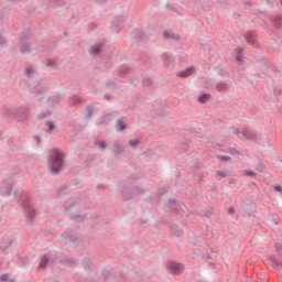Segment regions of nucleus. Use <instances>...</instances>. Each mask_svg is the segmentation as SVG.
Returning <instances> with one entry per match:
<instances>
[{
	"mask_svg": "<svg viewBox=\"0 0 282 282\" xmlns=\"http://www.w3.org/2000/svg\"><path fill=\"white\" fill-rule=\"evenodd\" d=\"M63 158L64 155L58 150H54L48 160V169L51 173H58L63 169Z\"/></svg>",
	"mask_w": 282,
	"mask_h": 282,
	"instance_id": "1",
	"label": "nucleus"
},
{
	"mask_svg": "<svg viewBox=\"0 0 282 282\" xmlns=\"http://www.w3.org/2000/svg\"><path fill=\"white\" fill-rule=\"evenodd\" d=\"M245 215L248 217H257V204L252 200H247L243 204Z\"/></svg>",
	"mask_w": 282,
	"mask_h": 282,
	"instance_id": "2",
	"label": "nucleus"
},
{
	"mask_svg": "<svg viewBox=\"0 0 282 282\" xmlns=\"http://www.w3.org/2000/svg\"><path fill=\"white\" fill-rule=\"evenodd\" d=\"M271 23L273 24V26L275 28L276 31H272L273 34L276 35L278 39H281V30H282V18L281 15H273L271 18Z\"/></svg>",
	"mask_w": 282,
	"mask_h": 282,
	"instance_id": "3",
	"label": "nucleus"
},
{
	"mask_svg": "<svg viewBox=\"0 0 282 282\" xmlns=\"http://www.w3.org/2000/svg\"><path fill=\"white\" fill-rule=\"evenodd\" d=\"M177 215L178 217H181V219H184L185 217H188V215H191L188 207H186V204H184V202L182 200L177 202Z\"/></svg>",
	"mask_w": 282,
	"mask_h": 282,
	"instance_id": "4",
	"label": "nucleus"
},
{
	"mask_svg": "<svg viewBox=\"0 0 282 282\" xmlns=\"http://www.w3.org/2000/svg\"><path fill=\"white\" fill-rule=\"evenodd\" d=\"M231 86H232V83L230 80L219 82L216 85V91H219V93L228 91V89H230Z\"/></svg>",
	"mask_w": 282,
	"mask_h": 282,
	"instance_id": "5",
	"label": "nucleus"
},
{
	"mask_svg": "<svg viewBox=\"0 0 282 282\" xmlns=\"http://www.w3.org/2000/svg\"><path fill=\"white\" fill-rule=\"evenodd\" d=\"M241 133H242L243 138H246V140H251V141L257 140V133H254V131H252L248 128H245Z\"/></svg>",
	"mask_w": 282,
	"mask_h": 282,
	"instance_id": "6",
	"label": "nucleus"
},
{
	"mask_svg": "<svg viewBox=\"0 0 282 282\" xmlns=\"http://www.w3.org/2000/svg\"><path fill=\"white\" fill-rule=\"evenodd\" d=\"M246 41L250 43V45L257 44V32L250 31L246 35Z\"/></svg>",
	"mask_w": 282,
	"mask_h": 282,
	"instance_id": "7",
	"label": "nucleus"
},
{
	"mask_svg": "<svg viewBox=\"0 0 282 282\" xmlns=\"http://www.w3.org/2000/svg\"><path fill=\"white\" fill-rule=\"evenodd\" d=\"M195 72V67L191 66L186 68L185 70H182L178 73V78H188V76H193V73Z\"/></svg>",
	"mask_w": 282,
	"mask_h": 282,
	"instance_id": "8",
	"label": "nucleus"
},
{
	"mask_svg": "<svg viewBox=\"0 0 282 282\" xmlns=\"http://www.w3.org/2000/svg\"><path fill=\"white\" fill-rule=\"evenodd\" d=\"M167 271L170 272V274H177V263L170 261L166 264Z\"/></svg>",
	"mask_w": 282,
	"mask_h": 282,
	"instance_id": "9",
	"label": "nucleus"
},
{
	"mask_svg": "<svg viewBox=\"0 0 282 282\" xmlns=\"http://www.w3.org/2000/svg\"><path fill=\"white\" fill-rule=\"evenodd\" d=\"M164 41H175V33L171 30H165L163 32Z\"/></svg>",
	"mask_w": 282,
	"mask_h": 282,
	"instance_id": "10",
	"label": "nucleus"
},
{
	"mask_svg": "<svg viewBox=\"0 0 282 282\" xmlns=\"http://www.w3.org/2000/svg\"><path fill=\"white\" fill-rule=\"evenodd\" d=\"M197 100L200 105H206L210 100V94L202 93Z\"/></svg>",
	"mask_w": 282,
	"mask_h": 282,
	"instance_id": "11",
	"label": "nucleus"
},
{
	"mask_svg": "<svg viewBox=\"0 0 282 282\" xmlns=\"http://www.w3.org/2000/svg\"><path fill=\"white\" fill-rule=\"evenodd\" d=\"M228 175H230V171L228 170L217 171L216 180H224V177H228Z\"/></svg>",
	"mask_w": 282,
	"mask_h": 282,
	"instance_id": "12",
	"label": "nucleus"
},
{
	"mask_svg": "<svg viewBox=\"0 0 282 282\" xmlns=\"http://www.w3.org/2000/svg\"><path fill=\"white\" fill-rule=\"evenodd\" d=\"M236 52V61L242 62L243 61V48H235Z\"/></svg>",
	"mask_w": 282,
	"mask_h": 282,
	"instance_id": "13",
	"label": "nucleus"
},
{
	"mask_svg": "<svg viewBox=\"0 0 282 282\" xmlns=\"http://www.w3.org/2000/svg\"><path fill=\"white\" fill-rule=\"evenodd\" d=\"M117 131H124L127 129V126L124 124V121L122 119H119L116 124Z\"/></svg>",
	"mask_w": 282,
	"mask_h": 282,
	"instance_id": "14",
	"label": "nucleus"
},
{
	"mask_svg": "<svg viewBox=\"0 0 282 282\" xmlns=\"http://www.w3.org/2000/svg\"><path fill=\"white\" fill-rule=\"evenodd\" d=\"M216 72H218L219 76H221L223 78H228V73L226 72V69H224V67H221V65H218L216 67Z\"/></svg>",
	"mask_w": 282,
	"mask_h": 282,
	"instance_id": "15",
	"label": "nucleus"
},
{
	"mask_svg": "<svg viewBox=\"0 0 282 282\" xmlns=\"http://www.w3.org/2000/svg\"><path fill=\"white\" fill-rule=\"evenodd\" d=\"M271 262H272V268H274V270H279V268H282L281 261H279L276 258L272 257Z\"/></svg>",
	"mask_w": 282,
	"mask_h": 282,
	"instance_id": "16",
	"label": "nucleus"
},
{
	"mask_svg": "<svg viewBox=\"0 0 282 282\" xmlns=\"http://www.w3.org/2000/svg\"><path fill=\"white\" fill-rule=\"evenodd\" d=\"M100 50H101L100 44H97V45H95V46H93V47L90 48V54H91L93 56H96V54H98V52H100Z\"/></svg>",
	"mask_w": 282,
	"mask_h": 282,
	"instance_id": "17",
	"label": "nucleus"
},
{
	"mask_svg": "<svg viewBox=\"0 0 282 282\" xmlns=\"http://www.w3.org/2000/svg\"><path fill=\"white\" fill-rule=\"evenodd\" d=\"M217 160H219L220 162H230V160H232V158H230L228 155H224V154H218Z\"/></svg>",
	"mask_w": 282,
	"mask_h": 282,
	"instance_id": "18",
	"label": "nucleus"
},
{
	"mask_svg": "<svg viewBox=\"0 0 282 282\" xmlns=\"http://www.w3.org/2000/svg\"><path fill=\"white\" fill-rule=\"evenodd\" d=\"M46 126L48 133H52V131H56V126L52 121L46 122Z\"/></svg>",
	"mask_w": 282,
	"mask_h": 282,
	"instance_id": "19",
	"label": "nucleus"
},
{
	"mask_svg": "<svg viewBox=\"0 0 282 282\" xmlns=\"http://www.w3.org/2000/svg\"><path fill=\"white\" fill-rule=\"evenodd\" d=\"M47 265V257L43 256L40 261L39 268H45Z\"/></svg>",
	"mask_w": 282,
	"mask_h": 282,
	"instance_id": "20",
	"label": "nucleus"
},
{
	"mask_svg": "<svg viewBox=\"0 0 282 282\" xmlns=\"http://www.w3.org/2000/svg\"><path fill=\"white\" fill-rule=\"evenodd\" d=\"M180 148L183 149V151H188V148H189L188 141H182L180 143Z\"/></svg>",
	"mask_w": 282,
	"mask_h": 282,
	"instance_id": "21",
	"label": "nucleus"
},
{
	"mask_svg": "<svg viewBox=\"0 0 282 282\" xmlns=\"http://www.w3.org/2000/svg\"><path fill=\"white\" fill-rule=\"evenodd\" d=\"M130 147H132V149H135V147H138V144H140V140L138 139H132L129 141Z\"/></svg>",
	"mask_w": 282,
	"mask_h": 282,
	"instance_id": "22",
	"label": "nucleus"
},
{
	"mask_svg": "<svg viewBox=\"0 0 282 282\" xmlns=\"http://www.w3.org/2000/svg\"><path fill=\"white\" fill-rule=\"evenodd\" d=\"M274 96H276L278 98H282V88L275 87L273 89Z\"/></svg>",
	"mask_w": 282,
	"mask_h": 282,
	"instance_id": "23",
	"label": "nucleus"
},
{
	"mask_svg": "<svg viewBox=\"0 0 282 282\" xmlns=\"http://www.w3.org/2000/svg\"><path fill=\"white\" fill-rule=\"evenodd\" d=\"M245 173L249 177H257V173L254 171H252V170H246Z\"/></svg>",
	"mask_w": 282,
	"mask_h": 282,
	"instance_id": "24",
	"label": "nucleus"
},
{
	"mask_svg": "<svg viewBox=\"0 0 282 282\" xmlns=\"http://www.w3.org/2000/svg\"><path fill=\"white\" fill-rule=\"evenodd\" d=\"M257 171H259V173H263V171H265V165L260 162L257 166Z\"/></svg>",
	"mask_w": 282,
	"mask_h": 282,
	"instance_id": "25",
	"label": "nucleus"
},
{
	"mask_svg": "<svg viewBox=\"0 0 282 282\" xmlns=\"http://www.w3.org/2000/svg\"><path fill=\"white\" fill-rule=\"evenodd\" d=\"M204 217H206L207 219H210V217H213V209L205 210Z\"/></svg>",
	"mask_w": 282,
	"mask_h": 282,
	"instance_id": "26",
	"label": "nucleus"
},
{
	"mask_svg": "<svg viewBox=\"0 0 282 282\" xmlns=\"http://www.w3.org/2000/svg\"><path fill=\"white\" fill-rule=\"evenodd\" d=\"M275 250L278 254H282V245L281 243H275Z\"/></svg>",
	"mask_w": 282,
	"mask_h": 282,
	"instance_id": "27",
	"label": "nucleus"
},
{
	"mask_svg": "<svg viewBox=\"0 0 282 282\" xmlns=\"http://www.w3.org/2000/svg\"><path fill=\"white\" fill-rule=\"evenodd\" d=\"M208 259H210V256H208L206 263H208V265H210V268H213L215 270L217 268V263L210 262V261H208Z\"/></svg>",
	"mask_w": 282,
	"mask_h": 282,
	"instance_id": "28",
	"label": "nucleus"
},
{
	"mask_svg": "<svg viewBox=\"0 0 282 282\" xmlns=\"http://www.w3.org/2000/svg\"><path fill=\"white\" fill-rule=\"evenodd\" d=\"M184 272V264L177 263V274H182Z\"/></svg>",
	"mask_w": 282,
	"mask_h": 282,
	"instance_id": "29",
	"label": "nucleus"
},
{
	"mask_svg": "<svg viewBox=\"0 0 282 282\" xmlns=\"http://www.w3.org/2000/svg\"><path fill=\"white\" fill-rule=\"evenodd\" d=\"M264 66H267V68H269L270 72H274V69H275L274 65L270 64V62H267V63L264 64Z\"/></svg>",
	"mask_w": 282,
	"mask_h": 282,
	"instance_id": "30",
	"label": "nucleus"
},
{
	"mask_svg": "<svg viewBox=\"0 0 282 282\" xmlns=\"http://www.w3.org/2000/svg\"><path fill=\"white\" fill-rule=\"evenodd\" d=\"M97 147L99 148V149H105V141H98L97 142Z\"/></svg>",
	"mask_w": 282,
	"mask_h": 282,
	"instance_id": "31",
	"label": "nucleus"
},
{
	"mask_svg": "<svg viewBox=\"0 0 282 282\" xmlns=\"http://www.w3.org/2000/svg\"><path fill=\"white\" fill-rule=\"evenodd\" d=\"M230 153H231V155H240V152L237 149H231Z\"/></svg>",
	"mask_w": 282,
	"mask_h": 282,
	"instance_id": "32",
	"label": "nucleus"
},
{
	"mask_svg": "<svg viewBox=\"0 0 282 282\" xmlns=\"http://www.w3.org/2000/svg\"><path fill=\"white\" fill-rule=\"evenodd\" d=\"M9 279V275L8 274H3L1 278H0V281L1 282H7Z\"/></svg>",
	"mask_w": 282,
	"mask_h": 282,
	"instance_id": "33",
	"label": "nucleus"
},
{
	"mask_svg": "<svg viewBox=\"0 0 282 282\" xmlns=\"http://www.w3.org/2000/svg\"><path fill=\"white\" fill-rule=\"evenodd\" d=\"M274 191H276V193H282V187H281V185H275V186H274Z\"/></svg>",
	"mask_w": 282,
	"mask_h": 282,
	"instance_id": "34",
	"label": "nucleus"
},
{
	"mask_svg": "<svg viewBox=\"0 0 282 282\" xmlns=\"http://www.w3.org/2000/svg\"><path fill=\"white\" fill-rule=\"evenodd\" d=\"M229 214H230V215H235V207H230V208H229Z\"/></svg>",
	"mask_w": 282,
	"mask_h": 282,
	"instance_id": "35",
	"label": "nucleus"
},
{
	"mask_svg": "<svg viewBox=\"0 0 282 282\" xmlns=\"http://www.w3.org/2000/svg\"><path fill=\"white\" fill-rule=\"evenodd\" d=\"M240 133H241V132L239 131V129H236V130H235V134L238 135V138H240Z\"/></svg>",
	"mask_w": 282,
	"mask_h": 282,
	"instance_id": "36",
	"label": "nucleus"
},
{
	"mask_svg": "<svg viewBox=\"0 0 282 282\" xmlns=\"http://www.w3.org/2000/svg\"><path fill=\"white\" fill-rule=\"evenodd\" d=\"M254 76H256L257 78H261V74H259V73L254 74Z\"/></svg>",
	"mask_w": 282,
	"mask_h": 282,
	"instance_id": "37",
	"label": "nucleus"
},
{
	"mask_svg": "<svg viewBox=\"0 0 282 282\" xmlns=\"http://www.w3.org/2000/svg\"><path fill=\"white\" fill-rule=\"evenodd\" d=\"M26 76H30V70L29 69H26Z\"/></svg>",
	"mask_w": 282,
	"mask_h": 282,
	"instance_id": "38",
	"label": "nucleus"
},
{
	"mask_svg": "<svg viewBox=\"0 0 282 282\" xmlns=\"http://www.w3.org/2000/svg\"><path fill=\"white\" fill-rule=\"evenodd\" d=\"M177 235H178V237H180V235H182V230H178V231H177Z\"/></svg>",
	"mask_w": 282,
	"mask_h": 282,
	"instance_id": "39",
	"label": "nucleus"
},
{
	"mask_svg": "<svg viewBox=\"0 0 282 282\" xmlns=\"http://www.w3.org/2000/svg\"><path fill=\"white\" fill-rule=\"evenodd\" d=\"M184 56H186L184 53H182V56H181V58H184Z\"/></svg>",
	"mask_w": 282,
	"mask_h": 282,
	"instance_id": "40",
	"label": "nucleus"
},
{
	"mask_svg": "<svg viewBox=\"0 0 282 282\" xmlns=\"http://www.w3.org/2000/svg\"><path fill=\"white\" fill-rule=\"evenodd\" d=\"M230 184H235V180H231V181H230Z\"/></svg>",
	"mask_w": 282,
	"mask_h": 282,
	"instance_id": "41",
	"label": "nucleus"
},
{
	"mask_svg": "<svg viewBox=\"0 0 282 282\" xmlns=\"http://www.w3.org/2000/svg\"><path fill=\"white\" fill-rule=\"evenodd\" d=\"M21 52H25V48L22 47V48H21Z\"/></svg>",
	"mask_w": 282,
	"mask_h": 282,
	"instance_id": "42",
	"label": "nucleus"
},
{
	"mask_svg": "<svg viewBox=\"0 0 282 282\" xmlns=\"http://www.w3.org/2000/svg\"><path fill=\"white\" fill-rule=\"evenodd\" d=\"M178 15L183 17V14H181L180 12H178Z\"/></svg>",
	"mask_w": 282,
	"mask_h": 282,
	"instance_id": "43",
	"label": "nucleus"
},
{
	"mask_svg": "<svg viewBox=\"0 0 282 282\" xmlns=\"http://www.w3.org/2000/svg\"><path fill=\"white\" fill-rule=\"evenodd\" d=\"M177 41H180V35L177 36Z\"/></svg>",
	"mask_w": 282,
	"mask_h": 282,
	"instance_id": "44",
	"label": "nucleus"
}]
</instances>
